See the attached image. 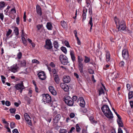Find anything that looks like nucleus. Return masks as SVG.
<instances>
[{"mask_svg":"<svg viewBox=\"0 0 133 133\" xmlns=\"http://www.w3.org/2000/svg\"><path fill=\"white\" fill-rule=\"evenodd\" d=\"M114 20L117 27L118 26L119 31L121 30H124L126 28L125 22L123 20H120L115 16Z\"/></svg>","mask_w":133,"mask_h":133,"instance_id":"obj_1","label":"nucleus"},{"mask_svg":"<svg viewBox=\"0 0 133 133\" xmlns=\"http://www.w3.org/2000/svg\"><path fill=\"white\" fill-rule=\"evenodd\" d=\"M101 110L105 115L109 119L113 118V114L107 105H104L101 108Z\"/></svg>","mask_w":133,"mask_h":133,"instance_id":"obj_2","label":"nucleus"},{"mask_svg":"<svg viewBox=\"0 0 133 133\" xmlns=\"http://www.w3.org/2000/svg\"><path fill=\"white\" fill-rule=\"evenodd\" d=\"M43 98L42 101L45 104L46 103H49L51 102V97L48 94H42Z\"/></svg>","mask_w":133,"mask_h":133,"instance_id":"obj_3","label":"nucleus"},{"mask_svg":"<svg viewBox=\"0 0 133 133\" xmlns=\"http://www.w3.org/2000/svg\"><path fill=\"white\" fill-rule=\"evenodd\" d=\"M59 59L62 63L64 65H66L69 62L67 57L63 55H61L60 56Z\"/></svg>","mask_w":133,"mask_h":133,"instance_id":"obj_4","label":"nucleus"},{"mask_svg":"<svg viewBox=\"0 0 133 133\" xmlns=\"http://www.w3.org/2000/svg\"><path fill=\"white\" fill-rule=\"evenodd\" d=\"M64 101L68 105L70 106H72L73 105L74 102L70 97L68 96H65Z\"/></svg>","mask_w":133,"mask_h":133,"instance_id":"obj_5","label":"nucleus"},{"mask_svg":"<svg viewBox=\"0 0 133 133\" xmlns=\"http://www.w3.org/2000/svg\"><path fill=\"white\" fill-rule=\"evenodd\" d=\"M15 87L16 90L19 91L21 94L23 90L25 88L23 81H21V83L16 84L15 86Z\"/></svg>","mask_w":133,"mask_h":133,"instance_id":"obj_6","label":"nucleus"},{"mask_svg":"<svg viewBox=\"0 0 133 133\" xmlns=\"http://www.w3.org/2000/svg\"><path fill=\"white\" fill-rule=\"evenodd\" d=\"M122 55L124 59L125 60H127L129 57V54L128 50L125 49H123L122 52Z\"/></svg>","mask_w":133,"mask_h":133,"instance_id":"obj_7","label":"nucleus"},{"mask_svg":"<svg viewBox=\"0 0 133 133\" xmlns=\"http://www.w3.org/2000/svg\"><path fill=\"white\" fill-rule=\"evenodd\" d=\"M45 48L48 49H50L52 48L51 41L49 39H47L46 41V44L44 46Z\"/></svg>","mask_w":133,"mask_h":133,"instance_id":"obj_8","label":"nucleus"},{"mask_svg":"<svg viewBox=\"0 0 133 133\" xmlns=\"http://www.w3.org/2000/svg\"><path fill=\"white\" fill-rule=\"evenodd\" d=\"M39 78L41 80H44L46 78V76L45 73L43 71L39 72L37 74Z\"/></svg>","mask_w":133,"mask_h":133,"instance_id":"obj_9","label":"nucleus"},{"mask_svg":"<svg viewBox=\"0 0 133 133\" xmlns=\"http://www.w3.org/2000/svg\"><path fill=\"white\" fill-rule=\"evenodd\" d=\"M61 88L65 91H68L69 89L68 86L64 83H62L60 84Z\"/></svg>","mask_w":133,"mask_h":133,"instance_id":"obj_10","label":"nucleus"},{"mask_svg":"<svg viewBox=\"0 0 133 133\" xmlns=\"http://www.w3.org/2000/svg\"><path fill=\"white\" fill-rule=\"evenodd\" d=\"M24 117L26 121L28 124L31 125V121L30 119L31 118L29 115L27 113H25L24 114Z\"/></svg>","mask_w":133,"mask_h":133,"instance_id":"obj_11","label":"nucleus"},{"mask_svg":"<svg viewBox=\"0 0 133 133\" xmlns=\"http://www.w3.org/2000/svg\"><path fill=\"white\" fill-rule=\"evenodd\" d=\"M49 91L52 94L54 95H56L57 92L53 86H50L49 87Z\"/></svg>","mask_w":133,"mask_h":133,"instance_id":"obj_12","label":"nucleus"},{"mask_svg":"<svg viewBox=\"0 0 133 133\" xmlns=\"http://www.w3.org/2000/svg\"><path fill=\"white\" fill-rule=\"evenodd\" d=\"M119 75L118 73L115 74L114 72L112 73L110 76V77H112L111 78L112 80H114L115 81V79L119 77Z\"/></svg>","mask_w":133,"mask_h":133,"instance_id":"obj_13","label":"nucleus"},{"mask_svg":"<svg viewBox=\"0 0 133 133\" xmlns=\"http://www.w3.org/2000/svg\"><path fill=\"white\" fill-rule=\"evenodd\" d=\"M18 68V67L16 64L15 65H14L11 67L10 70L11 72L15 73L17 71Z\"/></svg>","mask_w":133,"mask_h":133,"instance_id":"obj_14","label":"nucleus"},{"mask_svg":"<svg viewBox=\"0 0 133 133\" xmlns=\"http://www.w3.org/2000/svg\"><path fill=\"white\" fill-rule=\"evenodd\" d=\"M36 11L37 14L41 16L42 14L41 9L39 5H37L36 6Z\"/></svg>","mask_w":133,"mask_h":133,"instance_id":"obj_15","label":"nucleus"},{"mask_svg":"<svg viewBox=\"0 0 133 133\" xmlns=\"http://www.w3.org/2000/svg\"><path fill=\"white\" fill-rule=\"evenodd\" d=\"M63 81L65 83H68L70 82V78L68 76H64L63 77Z\"/></svg>","mask_w":133,"mask_h":133,"instance_id":"obj_16","label":"nucleus"},{"mask_svg":"<svg viewBox=\"0 0 133 133\" xmlns=\"http://www.w3.org/2000/svg\"><path fill=\"white\" fill-rule=\"evenodd\" d=\"M79 100L80 101L79 105L80 106L82 107H84L85 106V102L83 98H80L78 99V100Z\"/></svg>","mask_w":133,"mask_h":133,"instance_id":"obj_17","label":"nucleus"},{"mask_svg":"<svg viewBox=\"0 0 133 133\" xmlns=\"http://www.w3.org/2000/svg\"><path fill=\"white\" fill-rule=\"evenodd\" d=\"M13 28H14V31L15 34L17 38H18V36L19 34V29L16 26H14Z\"/></svg>","mask_w":133,"mask_h":133,"instance_id":"obj_18","label":"nucleus"},{"mask_svg":"<svg viewBox=\"0 0 133 133\" xmlns=\"http://www.w3.org/2000/svg\"><path fill=\"white\" fill-rule=\"evenodd\" d=\"M70 55L71 56L72 60L73 62H74L76 60V58L74 54V52L73 51L71 50L70 51Z\"/></svg>","mask_w":133,"mask_h":133,"instance_id":"obj_19","label":"nucleus"},{"mask_svg":"<svg viewBox=\"0 0 133 133\" xmlns=\"http://www.w3.org/2000/svg\"><path fill=\"white\" fill-rule=\"evenodd\" d=\"M78 64L79 70L81 73H82L83 68V64L82 63H79Z\"/></svg>","mask_w":133,"mask_h":133,"instance_id":"obj_20","label":"nucleus"},{"mask_svg":"<svg viewBox=\"0 0 133 133\" xmlns=\"http://www.w3.org/2000/svg\"><path fill=\"white\" fill-rule=\"evenodd\" d=\"M54 79L55 82L57 84H59V83L60 79L57 75H55L54 76Z\"/></svg>","mask_w":133,"mask_h":133,"instance_id":"obj_21","label":"nucleus"},{"mask_svg":"<svg viewBox=\"0 0 133 133\" xmlns=\"http://www.w3.org/2000/svg\"><path fill=\"white\" fill-rule=\"evenodd\" d=\"M106 61L107 62H108L110 60V55L109 51H106Z\"/></svg>","mask_w":133,"mask_h":133,"instance_id":"obj_22","label":"nucleus"},{"mask_svg":"<svg viewBox=\"0 0 133 133\" xmlns=\"http://www.w3.org/2000/svg\"><path fill=\"white\" fill-rule=\"evenodd\" d=\"M24 98L25 100L27 101L28 102V104H30L31 103V99L29 97L26 95H24Z\"/></svg>","mask_w":133,"mask_h":133,"instance_id":"obj_23","label":"nucleus"},{"mask_svg":"<svg viewBox=\"0 0 133 133\" xmlns=\"http://www.w3.org/2000/svg\"><path fill=\"white\" fill-rule=\"evenodd\" d=\"M117 121L118 124L119 128L120 127H123V124L122 122V121L121 119L120 120L117 119Z\"/></svg>","mask_w":133,"mask_h":133,"instance_id":"obj_24","label":"nucleus"},{"mask_svg":"<svg viewBox=\"0 0 133 133\" xmlns=\"http://www.w3.org/2000/svg\"><path fill=\"white\" fill-rule=\"evenodd\" d=\"M92 17H91L90 18V19L89 21V23H88V25H91V27L90 28V31H91V30L92 29V27L93 26L92 23Z\"/></svg>","mask_w":133,"mask_h":133,"instance_id":"obj_25","label":"nucleus"},{"mask_svg":"<svg viewBox=\"0 0 133 133\" xmlns=\"http://www.w3.org/2000/svg\"><path fill=\"white\" fill-rule=\"evenodd\" d=\"M46 27L48 30H52V27L51 23L48 22L47 23L46 25Z\"/></svg>","mask_w":133,"mask_h":133,"instance_id":"obj_26","label":"nucleus"},{"mask_svg":"<svg viewBox=\"0 0 133 133\" xmlns=\"http://www.w3.org/2000/svg\"><path fill=\"white\" fill-rule=\"evenodd\" d=\"M53 44L54 48H56V49H58L59 47V45L57 41H54Z\"/></svg>","mask_w":133,"mask_h":133,"instance_id":"obj_27","label":"nucleus"},{"mask_svg":"<svg viewBox=\"0 0 133 133\" xmlns=\"http://www.w3.org/2000/svg\"><path fill=\"white\" fill-rule=\"evenodd\" d=\"M61 24L62 27L64 28H66L67 27V24L64 21H61Z\"/></svg>","mask_w":133,"mask_h":133,"instance_id":"obj_28","label":"nucleus"},{"mask_svg":"<svg viewBox=\"0 0 133 133\" xmlns=\"http://www.w3.org/2000/svg\"><path fill=\"white\" fill-rule=\"evenodd\" d=\"M26 61L25 60H23L20 61V65L21 66H26Z\"/></svg>","mask_w":133,"mask_h":133,"instance_id":"obj_29","label":"nucleus"},{"mask_svg":"<svg viewBox=\"0 0 133 133\" xmlns=\"http://www.w3.org/2000/svg\"><path fill=\"white\" fill-rule=\"evenodd\" d=\"M5 7V3L4 2H0V10H2Z\"/></svg>","mask_w":133,"mask_h":133,"instance_id":"obj_30","label":"nucleus"},{"mask_svg":"<svg viewBox=\"0 0 133 133\" xmlns=\"http://www.w3.org/2000/svg\"><path fill=\"white\" fill-rule=\"evenodd\" d=\"M22 42L23 44L24 45L26 46L27 45V42L26 40L25 39L24 37H22L21 38Z\"/></svg>","mask_w":133,"mask_h":133,"instance_id":"obj_31","label":"nucleus"},{"mask_svg":"<svg viewBox=\"0 0 133 133\" xmlns=\"http://www.w3.org/2000/svg\"><path fill=\"white\" fill-rule=\"evenodd\" d=\"M132 97H133V91H130L128 93V98L129 99H130Z\"/></svg>","mask_w":133,"mask_h":133,"instance_id":"obj_32","label":"nucleus"},{"mask_svg":"<svg viewBox=\"0 0 133 133\" xmlns=\"http://www.w3.org/2000/svg\"><path fill=\"white\" fill-rule=\"evenodd\" d=\"M85 59L84 60V62L86 63H87L89 62L90 61V58L88 57L87 56H85Z\"/></svg>","mask_w":133,"mask_h":133,"instance_id":"obj_33","label":"nucleus"},{"mask_svg":"<svg viewBox=\"0 0 133 133\" xmlns=\"http://www.w3.org/2000/svg\"><path fill=\"white\" fill-rule=\"evenodd\" d=\"M78 63H82V62L83 61V59L82 57H80L79 56H78Z\"/></svg>","mask_w":133,"mask_h":133,"instance_id":"obj_34","label":"nucleus"},{"mask_svg":"<svg viewBox=\"0 0 133 133\" xmlns=\"http://www.w3.org/2000/svg\"><path fill=\"white\" fill-rule=\"evenodd\" d=\"M61 49L65 54H66L67 51L66 48L65 47L63 46L61 48Z\"/></svg>","mask_w":133,"mask_h":133,"instance_id":"obj_35","label":"nucleus"},{"mask_svg":"<svg viewBox=\"0 0 133 133\" xmlns=\"http://www.w3.org/2000/svg\"><path fill=\"white\" fill-rule=\"evenodd\" d=\"M89 119L91 123H96V121L94 120V119L92 117H90L89 118Z\"/></svg>","mask_w":133,"mask_h":133,"instance_id":"obj_36","label":"nucleus"},{"mask_svg":"<svg viewBox=\"0 0 133 133\" xmlns=\"http://www.w3.org/2000/svg\"><path fill=\"white\" fill-rule=\"evenodd\" d=\"M59 132L60 133H66L67 132V130L65 129H61Z\"/></svg>","mask_w":133,"mask_h":133,"instance_id":"obj_37","label":"nucleus"},{"mask_svg":"<svg viewBox=\"0 0 133 133\" xmlns=\"http://www.w3.org/2000/svg\"><path fill=\"white\" fill-rule=\"evenodd\" d=\"M10 7L9 6H7V8L4 10V11L5 12V14L6 15H8L7 12L8 11L9 9L10 8Z\"/></svg>","mask_w":133,"mask_h":133,"instance_id":"obj_38","label":"nucleus"},{"mask_svg":"<svg viewBox=\"0 0 133 133\" xmlns=\"http://www.w3.org/2000/svg\"><path fill=\"white\" fill-rule=\"evenodd\" d=\"M87 111V110L86 108H83L81 111V112L83 114L85 113Z\"/></svg>","mask_w":133,"mask_h":133,"instance_id":"obj_39","label":"nucleus"},{"mask_svg":"<svg viewBox=\"0 0 133 133\" xmlns=\"http://www.w3.org/2000/svg\"><path fill=\"white\" fill-rule=\"evenodd\" d=\"M59 120L57 119L55 117L53 119V122H54V125H55L57 123Z\"/></svg>","mask_w":133,"mask_h":133,"instance_id":"obj_40","label":"nucleus"},{"mask_svg":"<svg viewBox=\"0 0 133 133\" xmlns=\"http://www.w3.org/2000/svg\"><path fill=\"white\" fill-rule=\"evenodd\" d=\"M86 3L87 4V6L88 7H91V5L90 4V0L88 1L86 0Z\"/></svg>","mask_w":133,"mask_h":133,"instance_id":"obj_41","label":"nucleus"},{"mask_svg":"<svg viewBox=\"0 0 133 133\" xmlns=\"http://www.w3.org/2000/svg\"><path fill=\"white\" fill-rule=\"evenodd\" d=\"M12 32V30H11L10 29H8V30L7 32V33L6 34V36L7 37H8L10 34Z\"/></svg>","mask_w":133,"mask_h":133,"instance_id":"obj_42","label":"nucleus"},{"mask_svg":"<svg viewBox=\"0 0 133 133\" xmlns=\"http://www.w3.org/2000/svg\"><path fill=\"white\" fill-rule=\"evenodd\" d=\"M22 53L21 52H19L17 55V58L18 59H20L22 56Z\"/></svg>","mask_w":133,"mask_h":133,"instance_id":"obj_43","label":"nucleus"},{"mask_svg":"<svg viewBox=\"0 0 133 133\" xmlns=\"http://www.w3.org/2000/svg\"><path fill=\"white\" fill-rule=\"evenodd\" d=\"M76 127L77 131V132H79L81 130V128L79 127L78 124H76Z\"/></svg>","mask_w":133,"mask_h":133,"instance_id":"obj_44","label":"nucleus"},{"mask_svg":"<svg viewBox=\"0 0 133 133\" xmlns=\"http://www.w3.org/2000/svg\"><path fill=\"white\" fill-rule=\"evenodd\" d=\"M74 76L78 80H80L79 78V75L77 74L76 73L74 72Z\"/></svg>","mask_w":133,"mask_h":133,"instance_id":"obj_45","label":"nucleus"},{"mask_svg":"<svg viewBox=\"0 0 133 133\" xmlns=\"http://www.w3.org/2000/svg\"><path fill=\"white\" fill-rule=\"evenodd\" d=\"M88 72L91 74H93L94 73V71L91 68L89 69H88Z\"/></svg>","mask_w":133,"mask_h":133,"instance_id":"obj_46","label":"nucleus"},{"mask_svg":"<svg viewBox=\"0 0 133 133\" xmlns=\"http://www.w3.org/2000/svg\"><path fill=\"white\" fill-rule=\"evenodd\" d=\"M32 62L33 63H36L37 64L39 63V62L37 59H34L32 60Z\"/></svg>","mask_w":133,"mask_h":133,"instance_id":"obj_47","label":"nucleus"},{"mask_svg":"<svg viewBox=\"0 0 133 133\" xmlns=\"http://www.w3.org/2000/svg\"><path fill=\"white\" fill-rule=\"evenodd\" d=\"M9 111L11 113H15L16 111V109L15 108H12L10 109Z\"/></svg>","mask_w":133,"mask_h":133,"instance_id":"obj_48","label":"nucleus"},{"mask_svg":"<svg viewBox=\"0 0 133 133\" xmlns=\"http://www.w3.org/2000/svg\"><path fill=\"white\" fill-rule=\"evenodd\" d=\"M10 127L12 129L14 128L15 127V123L14 122H11L10 124Z\"/></svg>","mask_w":133,"mask_h":133,"instance_id":"obj_49","label":"nucleus"},{"mask_svg":"<svg viewBox=\"0 0 133 133\" xmlns=\"http://www.w3.org/2000/svg\"><path fill=\"white\" fill-rule=\"evenodd\" d=\"M64 43L65 45L68 47H70L69 42L67 41H65L64 42Z\"/></svg>","mask_w":133,"mask_h":133,"instance_id":"obj_50","label":"nucleus"},{"mask_svg":"<svg viewBox=\"0 0 133 133\" xmlns=\"http://www.w3.org/2000/svg\"><path fill=\"white\" fill-rule=\"evenodd\" d=\"M124 63L123 61H122L120 62L119 64V66L120 67H123L124 66Z\"/></svg>","mask_w":133,"mask_h":133,"instance_id":"obj_51","label":"nucleus"},{"mask_svg":"<svg viewBox=\"0 0 133 133\" xmlns=\"http://www.w3.org/2000/svg\"><path fill=\"white\" fill-rule=\"evenodd\" d=\"M77 99V97L76 96H74L72 97V101H76Z\"/></svg>","mask_w":133,"mask_h":133,"instance_id":"obj_52","label":"nucleus"},{"mask_svg":"<svg viewBox=\"0 0 133 133\" xmlns=\"http://www.w3.org/2000/svg\"><path fill=\"white\" fill-rule=\"evenodd\" d=\"M32 90H29V92L28 93V95L30 97H31L32 96Z\"/></svg>","mask_w":133,"mask_h":133,"instance_id":"obj_53","label":"nucleus"},{"mask_svg":"<svg viewBox=\"0 0 133 133\" xmlns=\"http://www.w3.org/2000/svg\"><path fill=\"white\" fill-rule=\"evenodd\" d=\"M5 104L6 106H9L11 105V103L8 101H6L5 102Z\"/></svg>","mask_w":133,"mask_h":133,"instance_id":"obj_54","label":"nucleus"},{"mask_svg":"<svg viewBox=\"0 0 133 133\" xmlns=\"http://www.w3.org/2000/svg\"><path fill=\"white\" fill-rule=\"evenodd\" d=\"M16 23L17 25H19V17H17L16 19Z\"/></svg>","mask_w":133,"mask_h":133,"instance_id":"obj_55","label":"nucleus"},{"mask_svg":"<svg viewBox=\"0 0 133 133\" xmlns=\"http://www.w3.org/2000/svg\"><path fill=\"white\" fill-rule=\"evenodd\" d=\"M105 92L104 91L102 87L100 88V95L101 94H104Z\"/></svg>","mask_w":133,"mask_h":133,"instance_id":"obj_56","label":"nucleus"},{"mask_svg":"<svg viewBox=\"0 0 133 133\" xmlns=\"http://www.w3.org/2000/svg\"><path fill=\"white\" fill-rule=\"evenodd\" d=\"M4 15L2 13H0V18L3 21L4 18Z\"/></svg>","mask_w":133,"mask_h":133,"instance_id":"obj_57","label":"nucleus"},{"mask_svg":"<svg viewBox=\"0 0 133 133\" xmlns=\"http://www.w3.org/2000/svg\"><path fill=\"white\" fill-rule=\"evenodd\" d=\"M75 116V114L73 113H71L70 115V117L71 118H74Z\"/></svg>","mask_w":133,"mask_h":133,"instance_id":"obj_58","label":"nucleus"},{"mask_svg":"<svg viewBox=\"0 0 133 133\" xmlns=\"http://www.w3.org/2000/svg\"><path fill=\"white\" fill-rule=\"evenodd\" d=\"M11 12H12L10 13V15L13 13H16V11L15 8H14L12 9L11 10Z\"/></svg>","mask_w":133,"mask_h":133,"instance_id":"obj_59","label":"nucleus"},{"mask_svg":"<svg viewBox=\"0 0 133 133\" xmlns=\"http://www.w3.org/2000/svg\"><path fill=\"white\" fill-rule=\"evenodd\" d=\"M42 26V25L40 24H38L37 25V27L38 29V30H39L41 29Z\"/></svg>","mask_w":133,"mask_h":133,"instance_id":"obj_60","label":"nucleus"},{"mask_svg":"<svg viewBox=\"0 0 133 133\" xmlns=\"http://www.w3.org/2000/svg\"><path fill=\"white\" fill-rule=\"evenodd\" d=\"M2 121L3 123L4 124H6V125H9V123H7V122H6L5 119H3L2 120Z\"/></svg>","mask_w":133,"mask_h":133,"instance_id":"obj_61","label":"nucleus"},{"mask_svg":"<svg viewBox=\"0 0 133 133\" xmlns=\"http://www.w3.org/2000/svg\"><path fill=\"white\" fill-rule=\"evenodd\" d=\"M55 117L59 120L61 118V116L59 114L57 115Z\"/></svg>","mask_w":133,"mask_h":133,"instance_id":"obj_62","label":"nucleus"},{"mask_svg":"<svg viewBox=\"0 0 133 133\" xmlns=\"http://www.w3.org/2000/svg\"><path fill=\"white\" fill-rule=\"evenodd\" d=\"M13 133H19L17 129H14L12 131Z\"/></svg>","mask_w":133,"mask_h":133,"instance_id":"obj_63","label":"nucleus"},{"mask_svg":"<svg viewBox=\"0 0 133 133\" xmlns=\"http://www.w3.org/2000/svg\"><path fill=\"white\" fill-rule=\"evenodd\" d=\"M118 133H123V131L121 128H119L118 130Z\"/></svg>","mask_w":133,"mask_h":133,"instance_id":"obj_64","label":"nucleus"}]
</instances>
